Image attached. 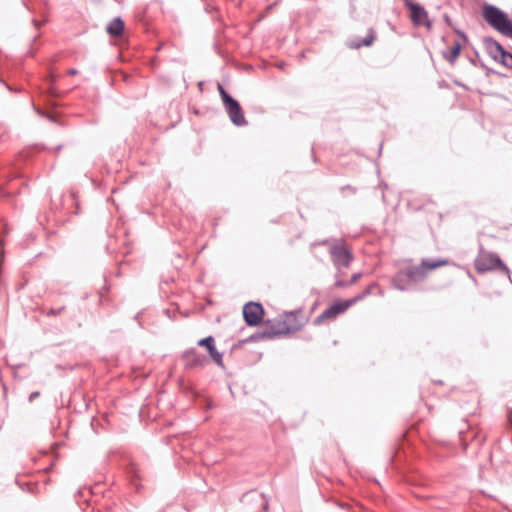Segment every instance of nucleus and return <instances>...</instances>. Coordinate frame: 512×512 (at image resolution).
I'll return each instance as SVG.
<instances>
[{
    "label": "nucleus",
    "mask_w": 512,
    "mask_h": 512,
    "mask_svg": "<svg viewBox=\"0 0 512 512\" xmlns=\"http://www.w3.org/2000/svg\"><path fill=\"white\" fill-rule=\"evenodd\" d=\"M469 61H470V63H471L472 65H474V66H476V65H477V63H476L475 59L470 58V59H469Z\"/></svg>",
    "instance_id": "nucleus-34"
},
{
    "label": "nucleus",
    "mask_w": 512,
    "mask_h": 512,
    "mask_svg": "<svg viewBox=\"0 0 512 512\" xmlns=\"http://www.w3.org/2000/svg\"><path fill=\"white\" fill-rule=\"evenodd\" d=\"M214 343H215L214 337L209 335V336H207V337H205L203 339H200L197 342V345L200 346V347H204L207 350Z\"/></svg>",
    "instance_id": "nucleus-21"
},
{
    "label": "nucleus",
    "mask_w": 512,
    "mask_h": 512,
    "mask_svg": "<svg viewBox=\"0 0 512 512\" xmlns=\"http://www.w3.org/2000/svg\"><path fill=\"white\" fill-rule=\"evenodd\" d=\"M217 90L232 124L237 127L246 126L248 122L238 100L233 98L220 83L217 84Z\"/></svg>",
    "instance_id": "nucleus-2"
},
{
    "label": "nucleus",
    "mask_w": 512,
    "mask_h": 512,
    "mask_svg": "<svg viewBox=\"0 0 512 512\" xmlns=\"http://www.w3.org/2000/svg\"><path fill=\"white\" fill-rule=\"evenodd\" d=\"M462 50V45L459 41H455L453 46L448 51H443L442 55L451 65H453L459 57Z\"/></svg>",
    "instance_id": "nucleus-16"
},
{
    "label": "nucleus",
    "mask_w": 512,
    "mask_h": 512,
    "mask_svg": "<svg viewBox=\"0 0 512 512\" xmlns=\"http://www.w3.org/2000/svg\"><path fill=\"white\" fill-rule=\"evenodd\" d=\"M393 286L400 291H407L413 288V283L407 278L403 271L398 272L392 279Z\"/></svg>",
    "instance_id": "nucleus-12"
},
{
    "label": "nucleus",
    "mask_w": 512,
    "mask_h": 512,
    "mask_svg": "<svg viewBox=\"0 0 512 512\" xmlns=\"http://www.w3.org/2000/svg\"><path fill=\"white\" fill-rule=\"evenodd\" d=\"M328 243V240H324L321 244H326Z\"/></svg>",
    "instance_id": "nucleus-36"
},
{
    "label": "nucleus",
    "mask_w": 512,
    "mask_h": 512,
    "mask_svg": "<svg viewBox=\"0 0 512 512\" xmlns=\"http://www.w3.org/2000/svg\"><path fill=\"white\" fill-rule=\"evenodd\" d=\"M271 325H274V328H279L278 320H275V321L268 320V325L267 326H271Z\"/></svg>",
    "instance_id": "nucleus-33"
},
{
    "label": "nucleus",
    "mask_w": 512,
    "mask_h": 512,
    "mask_svg": "<svg viewBox=\"0 0 512 512\" xmlns=\"http://www.w3.org/2000/svg\"><path fill=\"white\" fill-rule=\"evenodd\" d=\"M16 484L19 485V487L22 489V490H26L27 492L33 494L34 493V490L36 488V485L35 484H22L20 483L18 480H16Z\"/></svg>",
    "instance_id": "nucleus-22"
},
{
    "label": "nucleus",
    "mask_w": 512,
    "mask_h": 512,
    "mask_svg": "<svg viewBox=\"0 0 512 512\" xmlns=\"http://www.w3.org/2000/svg\"><path fill=\"white\" fill-rule=\"evenodd\" d=\"M446 263L447 261L445 260L423 259L421 266L427 270H434L445 265Z\"/></svg>",
    "instance_id": "nucleus-19"
},
{
    "label": "nucleus",
    "mask_w": 512,
    "mask_h": 512,
    "mask_svg": "<svg viewBox=\"0 0 512 512\" xmlns=\"http://www.w3.org/2000/svg\"><path fill=\"white\" fill-rule=\"evenodd\" d=\"M207 352L209 356L212 358V360L219 366L223 365V355L220 353L215 346V343L212 344L208 349Z\"/></svg>",
    "instance_id": "nucleus-20"
},
{
    "label": "nucleus",
    "mask_w": 512,
    "mask_h": 512,
    "mask_svg": "<svg viewBox=\"0 0 512 512\" xmlns=\"http://www.w3.org/2000/svg\"><path fill=\"white\" fill-rule=\"evenodd\" d=\"M361 277H362V274H361L360 272H358V273H354V274L351 276L350 280H348V281H349L350 285H353V284H354V283H356V282H357Z\"/></svg>",
    "instance_id": "nucleus-27"
},
{
    "label": "nucleus",
    "mask_w": 512,
    "mask_h": 512,
    "mask_svg": "<svg viewBox=\"0 0 512 512\" xmlns=\"http://www.w3.org/2000/svg\"><path fill=\"white\" fill-rule=\"evenodd\" d=\"M181 359L184 361L186 369L202 368L207 363V357L196 351L195 348H190L182 353Z\"/></svg>",
    "instance_id": "nucleus-9"
},
{
    "label": "nucleus",
    "mask_w": 512,
    "mask_h": 512,
    "mask_svg": "<svg viewBox=\"0 0 512 512\" xmlns=\"http://www.w3.org/2000/svg\"><path fill=\"white\" fill-rule=\"evenodd\" d=\"M497 62L508 69H512V53L504 48L503 51L499 54Z\"/></svg>",
    "instance_id": "nucleus-17"
},
{
    "label": "nucleus",
    "mask_w": 512,
    "mask_h": 512,
    "mask_svg": "<svg viewBox=\"0 0 512 512\" xmlns=\"http://www.w3.org/2000/svg\"><path fill=\"white\" fill-rule=\"evenodd\" d=\"M264 308L261 303L249 301L243 306V319L247 326L256 327L261 324L264 316Z\"/></svg>",
    "instance_id": "nucleus-6"
},
{
    "label": "nucleus",
    "mask_w": 512,
    "mask_h": 512,
    "mask_svg": "<svg viewBox=\"0 0 512 512\" xmlns=\"http://www.w3.org/2000/svg\"><path fill=\"white\" fill-rule=\"evenodd\" d=\"M329 254L333 265L338 271L341 268H348L354 259L352 252L342 240H334L333 245L329 249Z\"/></svg>",
    "instance_id": "nucleus-4"
},
{
    "label": "nucleus",
    "mask_w": 512,
    "mask_h": 512,
    "mask_svg": "<svg viewBox=\"0 0 512 512\" xmlns=\"http://www.w3.org/2000/svg\"><path fill=\"white\" fill-rule=\"evenodd\" d=\"M407 278L410 280V283H413L415 285L417 282L423 280L426 276V273L424 271L423 267L418 266H411L407 269L403 270Z\"/></svg>",
    "instance_id": "nucleus-13"
},
{
    "label": "nucleus",
    "mask_w": 512,
    "mask_h": 512,
    "mask_svg": "<svg viewBox=\"0 0 512 512\" xmlns=\"http://www.w3.org/2000/svg\"><path fill=\"white\" fill-rule=\"evenodd\" d=\"M124 28V21L120 17H116L107 25L106 31L109 35L117 37L123 33Z\"/></svg>",
    "instance_id": "nucleus-15"
},
{
    "label": "nucleus",
    "mask_w": 512,
    "mask_h": 512,
    "mask_svg": "<svg viewBox=\"0 0 512 512\" xmlns=\"http://www.w3.org/2000/svg\"><path fill=\"white\" fill-rule=\"evenodd\" d=\"M65 310V306H61L59 308H50L47 312L48 316H58Z\"/></svg>",
    "instance_id": "nucleus-23"
},
{
    "label": "nucleus",
    "mask_w": 512,
    "mask_h": 512,
    "mask_svg": "<svg viewBox=\"0 0 512 512\" xmlns=\"http://www.w3.org/2000/svg\"><path fill=\"white\" fill-rule=\"evenodd\" d=\"M77 74H78V70L75 69V68H70L68 70V75L74 76V75H77Z\"/></svg>",
    "instance_id": "nucleus-32"
},
{
    "label": "nucleus",
    "mask_w": 512,
    "mask_h": 512,
    "mask_svg": "<svg viewBox=\"0 0 512 512\" xmlns=\"http://www.w3.org/2000/svg\"><path fill=\"white\" fill-rule=\"evenodd\" d=\"M253 496H256L259 500H261V507L263 509V512H268L269 502L264 493H256L255 490L247 491L242 495L241 502L247 503L251 499H253Z\"/></svg>",
    "instance_id": "nucleus-14"
},
{
    "label": "nucleus",
    "mask_w": 512,
    "mask_h": 512,
    "mask_svg": "<svg viewBox=\"0 0 512 512\" xmlns=\"http://www.w3.org/2000/svg\"><path fill=\"white\" fill-rule=\"evenodd\" d=\"M300 311H290L284 319H278L279 328H274L276 336L296 332L303 326V320L299 319Z\"/></svg>",
    "instance_id": "nucleus-5"
},
{
    "label": "nucleus",
    "mask_w": 512,
    "mask_h": 512,
    "mask_svg": "<svg viewBox=\"0 0 512 512\" xmlns=\"http://www.w3.org/2000/svg\"><path fill=\"white\" fill-rule=\"evenodd\" d=\"M276 337V332L274 331V325L266 326L263 331H258L250 335L247 339L243 340V343H255L259 340L267 339L271 340Z\"/></svg>",
    "instance_id": "nucleus-11"
},
{
    "label": "nucleus",
    "mask_w": 512,
    "mask_h": 512,
    "mask_svg": "<svg viewBox=\"0 0 512 512\" xmlns=\"http://www.w3.org/2000/svg\"><path fill=\"white\" fill-rule=\"evenodd\" d=\"M381 151H382V143L379 146V153H381Z\"/></svg>",
    "instance_id": "nucleus-35"
},
{
    "label": "nucleus",
    "mask_w": 512,
    "mask_h": 512,
    "mask_svg": "<svg viewBox=\"0 0 512 512\" xmlns=\"http://www.w3.org/2000/svg\"><path fill=\"white\" fill-rule=\"evenodd\" d=\"M40 396V392L34 391L29 395V402L34 401L37 397Z\"/></svg>",
    "instance_id": "nucleus-29"
},
{
    "label": "nucleus",
    "mask_w": 512,
    "mask_h": 512,
    "mask_svg": "<svg viewBox=\"0 0 512 512\" xmlns=\"http://www.w3.org/2000/svg\"><path fill=\"white\" fill-rule=\"evenodd\" d=\"M350 307V303L344 300H338L326 308L320 315L314 319L315 325L322 324L325 320H333L338 315L344 313Z\"/></svg>",
    "instance_id": "nucleus-8"
},
{
    "label": "nucleus",
    "mask_w": 512,
    "mask_h": 512,
    "mask_svg": "<svg viewBox=\"0 0 512 512\" xmlns=\"http://www.w3.org/2000/svg\"><path fill=\"white\" fill-rule=\"evenodd\" d=\"M370 294H371V287H368L361 292V295L363 296V298L367 297Z\"/></svg>",
    "instance_id": "nucleus-31"
},
{
    "label": "nucleus",
    "mask_w": 512,
    "mask_h": 512,
    "mask_svg": "<svg viewBox=\"0 0 512 512\" xmlns=\"http://www.w3.org/2000/svg\"><path fill=\"white\" fill-rule=\"evenodd\" d=\"M483 43L489 56L494 61H498V56L503 51L504 47L492 37H485Z\"/></svg>",
    "instance_id": "nucleus-10"
},
{
    "label": "nucleus",
    "mask_w": 512,
    "mask_h": 512,
    "mask_svg": "<svg viewBox=\"0 0 512 512\" xmlns=\"http://www.w3.org/2000/svg\"><path fill=\"white\" fill-rule=\"evenodd\" d=\"M443 18H444V21H445V22H446L450 27H452V29H453L454 27H453V24H452V20H451V18H450L447 14H445V15L443 16Z\"/></svg>",
    "instance_id": "nucleus-30"
},
{
    "label": "nucleus",
    "mask_w": 512,
    "mask_h": 512,
    "mask_svg": "<svg viewBox=\"0 0 512 512\" xmlns=\"http://www.w3.org/2000/svg\"><path fill=\"white\" fill-rule=\"evenodd\" d=\"M453 31L455 34H457L459 36V38H461L464 42H467L468 41V37L467 35L465 34L464 31L460 30V29H457V28H453Z\"/></svg>",
    "instance_id": "nucleus-26"
},
{
    "label": "nucleus",
    "mask_w": 512,
    "mask_h": 512,
    "mask_svg": "<svg viewBox=\"0 0 512 512\" xmlns=\"http://www.w3.org/2000/svg\"><path fill=\"white\" fill-rule=\"evenodd\" d=\"M483 18L495 30L506 37H512V21L507 13L494 5H485L483 8Z\"/></svg>",
    "instance_id": "nucleus-1"
},
{
    "label": "nucleus",
    "mask_w": 512,
    "mask_h": 512,
    "mask_svg": "<svg viewBox=\"0 0 512 512\" xmlns=\"http://www.w3.org/2000/svg\"><path fill=\"white\" fill-rule=\"evenodd\" d=\"M70 197H71V199L73 200V202H75V204H76V211H75L74 213H75V214H78V210H79V203H78V202H77V200H76L75 193H74V192H71Z\"/></svg>",
    "instance_id": "nucleus-28"
},
{
    "label": "nucleus",
    "mask_w": 512,
    "mask_h": 512,
    "mask_svg": "<svg viewBox=\"0 0 512 512\" xmlns=\"http://www.w3.org/2000/svg\"><path fill=\"white\" fill-rule=\"evenodd\" d=\"M376 35L373 29H369L368 34L358 43L352 45L353 48H360L362 46L368 47L375 40Z\"/></svg>",
    "instance_id": "nucleus-18"
},
{
    "label": "nucleus",
    "mask_w": 512,
    "mask_h": 512,
    "mask_svg": "<svg viewBox=\"0 0 512 512\" xmlns=\"http://www.w3.org/2000/svg\"><path fill=\"white\" fill-rule=\"evenodd\" d=\"M475 268L478 273L500 270L510 278V270L501 260L499 255L494 252L480 250L479 256L475 259Z\"/></svg>",
    "instance_id": "nucleus-3"
},
{
    "label": "nucleus",
    "mask_w": 512,
    "mask_h": 512,
    "mask_svg": "<svg viewBox=\"0 0 512 512\" xmlns=\"http://www.w3.org/2000/svg\"><path fill=\"white\" fill-rule=\"evenodd\" d=\"M363 299H364L363 296L361 295V293H359V294H357L355 297H353L351 299L344 300V302L350 303V307H351L352 305H354L355 303H357V302H359V301H361Z\"/></svg>",
    "instance_id": "nucleus-24"
},
{
    "label": "nucleus",
    "mask_w": 512,
    "mask_h": 512,
    "mask_svg": "<svg viewBox=\"0 0 512 512\" xmlns=\"http://www.w3.org/2000/svg\"><path fill=\"white\" fill-rule=\"evenodd\" d=\"M334 286L336 288H344V287H348L350 286V283L349 281H345V280H340V279H337L334 283Z\"/></svg>",
    "instance_id": "nucleus-25"
},
{
    "label": "nucleus",
    "mask_w": 512,
    "mask_h": 512,
    "mask_svg": "<svg viewBox=\"0 0 512 512\" xmlns=\"http://www.w3.org/2000/svg\"><path fill=\"white\" fill-rule=\"evenodd\" d=\"M403 3L405 7L409 10L410 19L414 25H422L426 21L427 27H431V23L430 21H428V13L424 6L412 0H403Z\"/></svg>",
    "instance_id": "nucleus-7"
}]
</instances>
